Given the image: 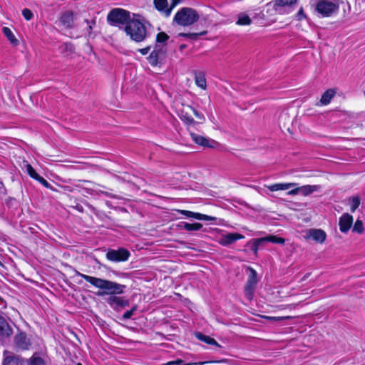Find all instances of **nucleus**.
Segmentation results:
<instances>
[{
  "label": "nucleus",
  "mask_w": 365,
  "mask_h": 365,
  "mask_svg": "<svg viewBox=\"0 0 365 365\" xmlns=\"http://www.w3.org/2000/svg\"><path fill=\"white\" fill-rule=\"evenodd\" d=\"M76 274L81 277L86 282H89L94 287L98 288L100 290L96 292V295L98 297H103L105 295H117L124 292L125 286L123 284H118L117 282L97 278L95 277L86 275L76 271Z\"/></svg>",
  "instance_id": "1"
},
{
  "label": "nucleus",
  "mask_w": 365,
  "mask_h": 365,
  "mask_svg": "<svg viewBox=\"0 0 365 365\" xmlns=\"http://www.w3.org/2000/svg\"><path fill=\"white\" fill-rule=\"evenodd\" d=\"M124 30L130 39L135 42H142L147 37L145 25L138 19H132L124 28Z\"/></svg>",
  "instance_id": "2"
},
{
  "label": "nucleus",
  "mask_w": 365,
  "mask_h": 365,
  "mask_svg": "<svg viewBox=\"0 0 365 365\" xmlns=\"http://www.w3.org/2000/svg\"><path fill=\"white\" fill-rule=\"evenodd\" d=\"M199 19V14L195 9L183 7L175 14L173 22L180 26H187L197 22Z\"/></svg>",
  "instance_id": "3"
},
{
  "label": "nucleus",
  "mask_w": 365,
  "mask_h": 365,
  "mask_svg": "<svg viewBox=\"0 0 365 365\" xmlns=\"http://www.w3.org/2000/svg\"><path fill=\"white\" fill-rule=\"evenodd\" d=\"M339 9L338 0H319L315 6L316 11L322 17H329L337 13Z\"/></svg>",
  "instance_id": "4"
},
{
  "label": "nucleus",
  "mask_w": 365,
  "mask_h": 365,
  "mask_svg": "<svg viewBox=\"0 0 365 365\" xmlns=\"http://www.w3.org/2000/svg\"><path fill=\"white\" fill-rule=\"evenodd\" d=\"M108 21L113 26L128 25L131 21L130 13L122 9H114L108 15Z\"/></svg>",
  "instance_id": "5"
},
{
  "label": "nucleus",
  "mask_w": 365,
  "mask_h": 365,
  "mask_svg": "<svg viewBox=\"0 0 365 365\" xmlns=\"http://www.w3.org/2000/svg\"><path fill=\"white\" fill-rule=\"evenodd\" d=\"M168 47L165 46H154L153 50L147 57L148 63L153 67L163 63L167 56Z\"/></svg>",
  "instance_id": "6"
},
{
  "label": "nucleus",
  "mask_w": 365,
  "mask_h": 365,
  "mask_svg": "<svg viewBox=\"0 0 365 365\" xmlns=\"http://www.w3.org/2000/svg\"><path fill=\"white\" fill-rule=\"evenodd\" d=\"M250 272L245 287V296L249 300H251L254 295V292L256 289L258 279L257 272L252 267H248Z\"/></svg>",
  "instance_id": "7"
},
{
  "label": "nucleus",
  "mask_w": 365,
  "mask_h": 365,
  "mask_svg": "<svg viewBox=\"0 0 365 365\" xmlns=\"http://www.w3.org/2000/svg\"><path fill=\"white\" fill-rule=\"evenodd\" d=\"M297 0H274L267 4H273V8L279 14H287L292 11L293 6L297 4Z\"/></svg>",
  "instance_id": "8"
},
{
  "label": "nucleus",
  "mask_w": 365,
  "mask_h": 365,
  "mask_svg": "<svg viewBox=\"0 0 365 365\" xmlns=\"http://www.w3.org/2000/svg\"><path fill=\"white\" fill-rule=\"evenodd\" d=\"M130 257V252L123 248L109 250L106 253V257L108 260L113 262L126 261Z\"/></svg>",
  "instance_id": "9"
},
{
  "label": "nucleus",
  "mask_w": 365,
  "mask_h": 365,
  "mask_svg": "<svg viewBox=\"0 0 365 365\" xmlns=\"http://www.w3.org/2000/svg\"><path fill=\"white\" fill-rule=\"evenodd\" d=\"M320 188V185H306L301 187H297L294 189L289 190L287 194L289 195H296L301 193L304 196H307L314 192L318 191Z\"/></svg>",
  "instance_id": "10"
},
{
  "label": "nucleus",
  "mask_w": 365,
  "mask_h": 365,
  "mask_svg": "<svg viewBox=\"0 0 365 365\" xmlns=\"http://www.w3.org/2000/svg\"><path fill=\"white\" fill-rule=\"evenodd\" d=\"M4 356L3 365H26V364L24 359L11 352L6 351L4 352Z\"/></svg>",
  "instance_id": "11"
},
{
  "label": "nucleus",
  "mask_w": 365,
  "mask_h": 365,
  "mask_svg": "<svg viewBox=\"0 0 365 365\" xmlns=\"http://www.w3.org/2000/svg\"><path fill=\"white\" fill-rule=\"evenodd\" d=\"M306 238L312 239L317 243L322 244L326 240L327 234L321 229L312 228L307 231Z\"/></svg>",
  "instance_id": "12"
},
{
  "label": "nucleus",
  "mask_w": 365,
  "mask_h": 365,
  "mask_svg": "<svg viewBox=\"0 0 365 365\" xmlns=\"http://www.w3.org/2000/svg\"><path fill=\"white\" fill-rule=\"evenodd\" d=\"M244 238L245 236L239 233H227L221 235L218 240V242L222 246H229L235 241Z\"/></svg>",
  "instance_id": "13"
},
{
  "label": "nucleus",
  "mask_w": 365,
  "mask_h": 365,
  "mask_svg": "<svg viewBox=\"0 0 365 365\" xmlns=\"http://www.w3.org/2000/svg\"><path fill=\"white\" fill-rule=\"evenodd\" d=\"M16 346L21 350H27L31 346V341L25 333H19L14 337Z\"/></svg>",
  "instance_id": "14"
},
{
  "label": "nucleus",
  "mask_w": 365,
  "mask_h": 365,
  "mask_svg": "<svg viewBox=\"0 0 365 365\" xmlns=\"http://www.w3.org/2000/svg\"><path fill=\"white\" fill-rule=\"evenodd\" d=\"M106 302L113 309H118V307H125L128 306L129 302L125 299L123 297H118L116 295L110 296Z\"/></svg>",
  "instance_id": "15"
},
{
  "label": "nucleus",
  "mask_w": 365,
  "mask_h": 365,
  "mask_svg": "<svg viewBox=\"0 0 365 365\" xmlns=\"http://www.w3.org/2000/svg\"><path fill=\"white\" fill-rule=\"evenodd\" d=\"M353 223V217L348 214H343L339 221V229L341 232H347Z\"/></svg>",
  "instance_id": "16"
},
{
  "label": "nucleus",
  "mask_w": 365,
  "mask_h": 365,
  "mask_svg": "<svg viewBox=\"0 0 365 365\" xmlns=\"http://www.w3.org/2000/svg\"><path fill=\"white\" fill-rule=\"evenodd\" d=\"M179 212L187 217H192L199 220L215 221L217 220L215 217L209 216L198 212H193L192 211L179 210Z\"/></svg>",
  "instance_id": "17"
},
{
  "label": "nucleus",
  "mask_w": 365,
  "mask_h": 365,
  "mask_svg": "<svg viewBox=\"0 0 365 365\" xmlns=\"http://www.w3.org/2000/svg\"><path fill=\"white\" fill-rule=\"evenodd\" d=\"M193 74L196 86L202 90H206L207 85L205 73L202 71H193Z\"/></svg>",
  "instance_id": "18"
},
{
  "label": "nucleus",
  "mask_w": 365,
  "mask_h": 365,
  "mask_svg": "<svg viewBox=\"0 0 365 365\" xmlns=\"http://www.w3.org/2000/svg\"><path fill=\"white\" fill-rule=\"evenodd\" d=\"M74 14L71 11H66L62 14L60 21L61 23L68 29H71L73 26Z\"/></svg>",
  "instance_id": "19"
},
{
  "label": "nucleus",
  "mask_w": 365,
  "mask_h": 365,
  "mask_svg": "<svg viewBox=\"0 0 365 365\" xmlns=\"http://www.w3.org/2000/svg\"><path fill=\"white\" fill-rule=\"evenodd\" d=\"M191 137L195 143L204 147L213 148L214 145L216 143L214 140H210L209 139L195 133H191Z\"/></svg>",
  "instance_id": "20"
},
{
  "label": "nucleus",
  "mask_w": 365,
  "mask_h": 365,
  "mask_svg": "<svg viewBox=\"0 0 365 365\" xmlns=\"http://www.w3.org/2000/svg\"><path fill=\"white\" fill-rule=\"evenodd\" d=\"M12 334V329L6 321L0 316V338L9 336Z\"/></svg>",
  "instance_id": "21"
},
{
  "label": "nucleus",
  "mask_w": 365,
  "mask_h": 365,
  "mask_svg": "<svg viewBox=\"0 0 365 365\" xmlns=\"http://www.w3.org/2000/svg\"><path fill=\"white\" fill-rule=\"evenodd\" d=\"M297 183L295 182H289V183H275L270 185L267 186V189L272 192L278 191V190H286L291 187H296Z\"/></svg>",
  "instance_id": "22"
},
{
  "label": "nucleus",
  "mask_w": 365,
  "mask_h": 365,
  "mask_svg": "<svg viewBox=\"0 0 365 365\" xmlns=\"http://www.w3.org/2000/svg\"><path fill=\"white\" fill-rule=\"evenodd\" d=\"M195 336L200 341H203L207 344L214 345L217 347L220 346V345L217 342V341L215 339H213L209 336L205 335L200 332H197L195 334Z\"/></svg>",
  "instance_id": "23"
},
{
  "label": "nucleus",
  "mask_w": 365,
  "mask_h": 365,
  "mask_svg": "<svg viewBox=\"0 0 365 365\" xmlns=\"http://www.w3.org/2000/svg\"><path fill=\"white\" fill-rule=\"evenodd\" d=\"M27 364L28 365H46L45 359L38 353H34Z\"/></svg>",
  "instance_id": "24"
},
{
  "label": "nucleus",
  "mask_w": 365,
  "mask_h": 365,
  "mask_svg": "<svg viewBox=\"0 0 365 365\" xmlns=\"http://www.w3.org/2000/svg\"><path fill=\"white\" fill-rule=\"evenodd\" d=\"M252 24V19L245 13L242 12L238 14L236 24L239 26H247Z\"/></svg>",
  "instance_id": "25"
},
{
  "label": "nucleus",
  "mask_w": 365,
  "mask_h": 365,
  "mask_svg": "<svg viewBox=\"0 0 365 365\" xmlns=\"http://www.w3.org/2000/svg\"><path fill=\"white\" fill-rule=\"evenodd\" d=\"M336 94V91L334 89H328L322 96L320 103L322 105H327L330 103L331 98Z\"/></svg>",
  "instance_id": "26"
},
{
  "label": "nucleus",
  "mask_w": 365,
  "mask_h": 365,
  "mask_svg": "<svg viewBox=\"0 0 365 365\" xmlns=\"http://www.w3.org/2000/svg\"><path fill=\"white\" fill-rule=\"evenodd\" d=\"M170 36L165 32H159L156 36L155 46H165L167 47V41Z\"/></svg>",
  "instance_id": "27"
},
{
  "label": "nucleus",
  "mask_w": 365,
  "mask_h": 365,
  "mask_svg": "<svg viewBox=\"0 0 365 365\" xmlns=\"http://www.w3.org/2000/svg\"><path fill=\"white\" fill-rule=\"evenodd\" d=\"M180 227L187 231H197L200 230L202 227V225L200 223H188L185 222H182Z\"/></svg>",
  "instance_id": "28"
},
{
  "label": "nucleus",
  "mask_w": 365,
  "mask_h": 365,
  "mask_svg": "<svg viewBox=\"0 0 365 365\" xmlns=\"http://www.w3.org/2000/svg\"><path fill=\"white\" fill-rule=\"evenodd\" d=\"M2 31L7 39L14 46H17L19 44V41L15 37L14 34L11 31V30L8 27H3Z\"/></svg>",
  "instance_id": "29"
},
{
  "label": "nucleus",
  "mask_w": 365,
  "mask_h": 365,
  "mask_svg": "<svg viewBox=\"0 0 365 365\" xmlns=\"http://www.w3.org/2000/svg\"><path fill=\"white\" fill-rule=\"evenodd\" d=\"M349 202L351 207V211L354 212L359 207L361 200L358 195H355L349 198Z\"/></svg>",
  "instance_id": "30"
},
{
  "label": "nucleus",
  "mask_w": 365,
  "mask_h": 365,
  "mask_svg": "<svg viewBox=\"0 0 365 365\" xmlns=\"http://www.w3.org/2000/svg\"><path fill=\"white\" fill-rule=\"evenodd\" d=\"M207 31H203L200 33H180L178 34V36L195 41V40H197V38L199 36L205 35V34H207Z\"/></svg>",
  "instance_id": "31"
},
{
  "label": "nucleus",
  "mask_w": 365,
  "mask_h": 365,
  "mask_svg": "<svg viewBox=\"0 0 365 365\" xmlns=\"http://www.w3.org/2000/svg\"><path fill=\"white\" fill-rule=\"evenodd\" d=\"M154 4L156 9L159 11L163 12L164 14L165 11L168 9L167 0H154Z\"/></svg>",
  "instance_id": "32"
},
{
  "label": "nucleus",
  "mask_w": 365,
  "mask_h": 365,
  "mask_svg": "<svg viewBox=\"0 0 365 365\" xmlns=\"http://www.w3.org/2000/svg\"><path fill=\"white\" fill-rule=\"evenodd\" d=\"M24 165L28 175L31 178L36 180L39 175L35 171L33 167L27 161L24 162Z\"/></svg>",
  "instance_id": "33"
},
{
  "label": "nucleus",
  "mask_w": 365,
  "mask_h": 365,
  "mask_svg": "<svg viewBox=\"0 0 365 365\" xmlns=\"http://www.w3.org/2000/svg\"><path fill=\"white\" fill-rule=\"evenodd\" d=\"M267 242H272L274 244H284L285 240L284 238L277 237L275 235H269L266 237Z\"/></svg>",
  "instance_id": "34"
},
{
  "label": "nucleus",
  "mask_w": 365,
  "mask_h": 365,
  "mask_svg": "<svg viewBox=\"0 0 365 365\" xmlns=\"http://www.w3.org/2000/svg\"><path fill=\"white\" fill-rule=\"evenodd\" d=\"M364 230V229L362 221L361 220H357L354 225L353 232L361 234L363 233Z\"/></svg>",
  "instance_id": "35"
},
{
  "label": "nucleus",
  "mask_w": 365,
  "mask_h": 365,
  "mask_svg": "<svg viewBox=\"0 0 365 365\" xmlns=\"http://www.w3.org/2000/svg\"><path fill=\"white\" fill-rule=\"evenodd\" d=\"M180 118L182 120H183L187 125H192L195 123V120L189 115L187 113H184L183 112L180 115Z\"/></svg>",
  "instance_id": "36"
},
{
  "label": "nucleus",
  "mask_w": 365,
  "mask_h": 365,
  "mask_svg": "<svg viewBox=\"0 0 365 365\" xmlns=\"http://www.w3.org/2000/svg\"><path fill=\"white\" fill-rule=\"evenodd\" d=\"M22 15L26 21H29L34 17L32 11L29 9H24L22 10Z\"/></svg>",
  "instance_id": "37"
},
{
  "label": "nucleus",
  "mask_w": 365,
  "mask_h": 365,
  "mask_svg": "<svg viewBox=\"0 0 365 365\" xmlns=\"http://www.w3.org/2000/svg\"><path fill=\"white\" fill-rule=\"evenodd\" d=\"M180 0H172L170 7L165 11V14L166 16H169L170 15L173 9L176 6L180 3Z\"/></svg>",
  "instance_id": "38"
},
{
  "label": "nucleus",
  "mask_w": 365,
  "mask_h": 365,
  "mask_svg": "<svg viewBox=\"0 0 365 365\" xmlns=\"http://www.w3.org/2000/svg\"><path fill=\"white\" fill-rule=\"evenodd\" d=\"M38 182H39L42 185H43L46 188H51V184L43 177L38 175V178L36 179Z\"/></svg>",
  "instance_id": "39"
},
{
  "label": "nucleus",
  "mask_w": 365,
  "mask_h": 365,
  "mask_svg": "<svg viewBox=\"0 0 365 365\" xmlns=\"http://www.w3.org/2000/svg\"><path fill=\"white\" fill-rule=\"evenodd\" d=\"M136 310V307H134L133 309H131L130 310H128L126 311L123 315V318L124 319H130L133 315V313Z\"/></svg>",
  "instance_id": "40"
},
{
  "label": "nucleus",
  "mask_w": 365,
  "mask_h": 365,
  "mask_svg": "<svg viewBox=\"0 0 365 365\" xmlns=\"http://www.w3.org/2000/svg\"><path fill=\"white\" fill-rule=\"evenodd\" d=\"M85 21L87 23V25H88V35L91 36V31L93 29V26H94L96 24V21L92 20L90 21L88 19H86Z\"/></svg>",
  "instance_id": "41"
},
{
  "label": "nucleus",
  "mask_w": 365,
  "mask_h": 365,
  "mask_svg": "<svg viewBox=\"0 0 365 365\" xmlns=\"http://www.w3.org/2000/svg\"><path fill=\"white\" fill-rule=\"evenodd\" d=\"M188 108L190 109H191L194 113V115L200 120H205V117L204 115L199 113L197 110L194 109L193 108H192L191 106H188Z\"/></svg>",
  "instance_id": "42"
},
{
  "label": "nucleus",
  "mask_w": 365,
  "mask_h": 365,
  "mask_svg": "<svg viewBox=\"0 0 365 365\" xmlns=\"http://www.w3.org/2000/svg\"><path fill=\"white\" fill-rule=\"evenodd\" d=\"M253 241L255 242V243L257 244V245H258L259 247L263 245V244L264 242H267V240H266V237H261V238H258V239H255V240H253Z\"/></svg>",
  "instance_id": "43"
},
{
  "label": "nucleus",
  "mask_w": 365,
  "mask_h": 365,
  "mask_svg": "<svg viewBox=\"0 0 365 365\" xmlns=\"http://www.w3.org/2000/svg\"><path fill=\"white\" fill-rule=\"evenodd\" d=\"M150 50V46H149L138 49V52L140 53L142 55L145 56L148 53Z\"/></svg>",
  "instance_id": "44"
},
{
  "label": "nucleus",
  "mask_w": 365,
  "mask_h": 365,
  "mask_svg": "<svg viewBox=\"0 0 365 365\" xmlns=\"http://www.w3.org/2000/svg\"><path fill=\"white\" fill-rule=\"evenodd\" d=\"M268 318L274 321H282L284 319H290L291 317H269Z\"/></svg>",
  "instance_id": "45"
},
{
  "label": "nucleus",
  "mask_w": 365,
  "mask_h": 365,
  "mask_svg": "<svg viewBox=\"0 0 365 365\" xmlns=\"http://www.w3.org/2000/svg\"><path fill=\"white\" fill-rule=\"evenodd\" d=\"M259 247L258 245H257V244L255 243V242L252 240V245H251V250H252V252H254V254L255 255H257Z\"/></svg>",
  "instance_id": "46"
},
{
  "label": "nucleus",
  "mask_w": 365,
  "mask_h": 365,
  "mask_svg": "<svg viewBox=\"0 0 365 365\" xmlns=\"http://www.w3.org/2000/svg\"><path fill=\"white\" fill-rule=\"evenodd\" d=\"M297 19H298V20H301V19H302L305 18V14H304V10H303V9H302V8H301V9L299 10V11L297 12Z\"/></svg>",
  "instance_id": "47"
},
{
  "label": "nucleus",
  "mask_w": 365,
  "mask_h": 365,
  "mask_svg": "<svg viewBox=\"0 0 365 365\" xmlns=\"http://www.w3.org/2000/svg\"><path fill=\"white\" fill-rule=\"evenodd\" d=\"M264 14L262 11H259L257 14H255V15L253 16L254 19H257V18L264 19Z\"/></svg>",
  "instance_id": "48"
},
{
  "label": "nucleus",
  "mask_w": 365,
  "mask_h": 365,
  "mask_svg": "<svg viewBox=\"0 0 365 365\" xmlns=\"http://www.w3.org/2000/svg\"><path fill=\"white\" fill-rule=\"evenodd\" d=\"M173 362H180V363H178V364L176 365H191V363H185L181 359H177L175 361H172Z\"/></svg>",
  "instance_id": "49"
},
{
  "label": "nucleus",
  "mask_w": 365,
  "mask_h": 365,
  "mask_svg": "<svg viewBox=\"0 0 365 365\" xmlns=\"http://www.w3.org/2000/svg\"><path fill=\"white\" fill-rule=\"evenodd\" d=\"M207 363H208V361L191 362V365H204Z\"/></svg>",
  "instance_id": "50"
},
{
  "label": "nucleus",
  "mask_w": 365,
  "mask_h": 365,
  "mask_svg": "<svg viewBox=\"0 0 365 365\" xmlns=\"http://www.w3.org/2000/svg\"><path fill=\"white\" fill-rule=\"evenodd\" d=\"M76 208L77 210H78L81 212H82L83 211V207L81 205H77L76 206Z\"/></svg>",
  "instance_id": "51"
},
{
  "label": "nucleus",
  "mask_w": 365,
  "mask_h": 365,
  "mask_svg": "<svg viewBox=\"0 0 365 365\" xmlns=\"http://www.w3.org/2000/svg\"><path fill=\"white\" fill-rule=\"evenodd\" d=\"M185 47V45H182V46H180V48L182 49V48H184Z\"/></svg>",
  "instance_id": "52"
},
{
  "label": "nucleus",
  "mask_w": 365,
  "mask_h": 365,
  "mask_svg": "<svg viewBox=\"0 0 365 365\" xmlns=\"http://www.w3.org/2000/svg\"><path fill=\"white\" fill-rule=\"evenodd\" d=\"M77 365H82L81 364L78 363Z\"/></svg>",
  "instance_id": "53"
}]
</instances>
